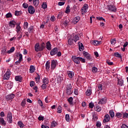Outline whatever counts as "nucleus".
<instances>
[{"instance_id":"obj_49","label":"nucleus","mask_w":128,"mask_h":128,"mask_svg":"<svg viewBox=\"0 0 128 128\" xmlns=\"http://www.w3.org/2000/svg\"><path fill=\"white\" fill-rule=\"evenodd\" d=\"M58 124V123H56V122L54 121L52 122V124H51V126H52V128H54V126H56V125Z\"/></svg>"},{"instance_id":"obj_64","label":"nucleus","mask_w":128,"mask_h":128,"mask_svg":"<svg viewBox=\"0 0 128 128\" xmlns=\"http://www.w3.org/2000/svg\"><path fill=\"white\" fill-rule=\"evenodd\" d=\"M121 128H128V126L126 125L125 124H122Z\"/></svg>"},{"instance_id":"obj_52","label":"nucleus","mask_w":128,"mask_h":128,"mask_svg":"<svg viewBox=\"0 0 128 128\" xmlns=\"http://www.w3.org/2000/svg\"><path fill=\"white\" fill-rule=\"evenodd\" d=\"M101 126H102V123H100V121H98L96 122V126H97V128H100Z\"/></svg>"},{"instance_id":"obj_38","label":"nucleus","mask_w":128,"mask_h":128,"mask_svg":"<svg viewBox=\"0 0 128 128\" xmlns=\"http://www.w3.org/2000/svg\"><path fill=\"white\" fill-rule=\"evenodd\" d=\"M74 39L73 38H70L68 40V44H69V46H72V44L74 43Z\"/></svg>"},{"instance_id":"obj_6","label":"nucleus","mask_w":128,"mask_h":128,"mask_svg":"<svg viewBox=\"0 0 128 128\" xmlns=\"http://www.w3.org/2000/svg\"><path fill=\"white\" fill-rule=\"evenodd\" d=\"M34 12H36V10H34V8L32 6H30L28 7V12L29 14H34Z\"/></svg>"},{"instance_id":"obj_21","label":"nucleus","mask_w":128,"mask_h":128,"mask_svg":"<svg viewBox=\"0 0 128 128\" xmlns=\"http://www.w3.org/2000/svg\"><path fill=\"white\" fill-rule=\"evenodd\" d=\"M80 16H77L74 18V19L73 20V22H74V24H77V22H78L80 21Z\"/></svg>"},{"instance_id":"obj_47","label":"nucleus","mask_w":128,"mask_h":128,"mask_svg":"<svg viewBox=\"0 0 128 128\" xmlns=\"http://www.w3.org/2000/svg\"><path fill=\"white\" fill-rule=\"evenodd\" d=\"M65 118L66 122H70V114H66L65 116Z\"/></svg>"},{"instance_id":"obj_44","label":"nucleus","mask_w":128,"mask_h":128,"mask_svg":"<svg viewBox=\"0 0 128 128\" xmlns=\"http://www.w3.org/2000/svg\"><path fill=\"white\" fill-rule=\"evenodd\" d=\"M28 22H24V24L23 26L24 28V30H26V28H28Z\"/></svg>"},{"instance_id":"obj_16","label":"nucleus","mask_w":128,"mask_h":128,"mask_svg":"<svg viewBox=\"0 0 128 128\" xmlns=\"http://www.w3.org/2000/svg\"><path fill=\"white\" fill-rule=\"evenodd\" d=\"M83 55L87 58V60H90V55L88 52L84 51L83 52Z\"/></svg>"},{"instance_id":"obj_19","label":"nucleus","mask_w":128,"mask_h":128,"mask_svg":"<svg viewBox=\"0 0 128 128\" xmlns=\"http://www.w3.org/2000/svg\"><path fill=\"white\" fill-rule=\"evenodd\" d=\"M78 44L79 46V50H80V52H82V50H84V44H82V43H80V42H78Z\"/></svg>"},{"instance_id":"obj_40","label":"nucleus","mask_w":128,"mask_h":128,"mask_svg":"<svg viewBox=\"0 0 128 128\" xmlns=\"http://www.w3.org/2000/svg\"><path fill=\"white\" fill-rule=\"evenodd\" d=\"M70 5H68L67 7L66 8V10L65 12L66 14H70Z\"/></svg>"},{"instance_id":"obj_45","label":"nucleus","mask_w":128,"mask_h":128,"mask_svg":"<svg viewBox=\"0 0 128 128\" xmlns=\"http://www.w3.org/2000/svg\"><path fill=\"white\" fill-rule=\"evenodd\" d=\"M42 8H48V5L46 2H43L42 5Z\"/></svg>"},{"instance_id":"obj_63","label":"nucleus","mask_w":128,"mask_h":128,"mask_svg":"<svg viewBox=\"0 0 128 128\" xmlns=\"http://www.w3.org/2000/svg\"><path fill=\"white\" fill-rule=\"evenodd\" d=\"M122 118H128V113H124L123 114V116Z\"/></svg>"},{"instance_id":"obj_27","label":"nucleus","mask_w":128,"mask_h":128,"mask_svg":"<svg viewBox=\"0 0 128 128\" xmlns=\"http://www.w3.org/2000/svg\"><path fill=\"white\" fill-rule=\"evenodd\" d=\"M109 114L112 118H114V110H110Z\"/></svg>"},{"instance_id":"obj_30","label":"nucleus","mask_w":128,"mask_h":128,"mask_svg":"<svg viewBox=\"0 0 128 128\" xmlns=\"http://www.w3.org/2000/svg\"><path fill=\"white\" fill-rule=\"evenodd\" d=\"M114 56H116V58H121V60L122 58V55H120V54L118 52H115L114 54Z\"/></svg>"},{"instance_id":"obj_35","label":"nucleus","mask_w":128,"mask_h":128,"mask_svg":"<svg viewBox=\"0 0 128 128\" xmlns=\"http://www.w3.org/2000/svg\"><path fill=\"white\" fill-rule=\"evenodd\" d=\"M18 126H20V128H22L24 126V124L22 123V122H18Z\"/></svg>"},{"instance_id":"obj_46","label":"nucleus","mask_w":128,"mask_h":128,"mask_svg":"<svg viewBox=\"0 0 128 128\" xmlns=\"http://www.w3.org/2000/svg\"><path fill=\"white\" fill-rule=\"evenodd\" d=\"M32 30H34V27L32 26H31L28 28V32H32Z\"/></svg>"},{"instance_id":"obj_4","label":"nucleus","mask_w":128,"mask_h":128,"mask_svg":"<svg viewBox=\"0 0 128 128\" xmlns=\"http://www.w3.org/2000/svg\"><path fill=\"white\" fill-rule=\"evenodd\" d=\"M88 4H84L81 10L82 14H84L86 12V10H88Z\"/></svg>"},{"instance_id":"obj_9","label":"nucleus","mask_w":128,"mask_h":128,"mask_svg":"<svg viewBox=\"0 0 128 128\" xmlns=\"http://www.w3.org/2000/svg\"><path fill=\"white\" fill-rule=\"evenodd\" d=\"M110 120V115L108 114H106L104 116V118L103 120V122L104 124H106V122H108V121Z\"/></svg>"},{"instance_id":"obj_55","label":"nucleus","mask_w":128,"mask_h":128,"mask_svg":"<svg viewBox=\"0 0 128 128\" xmlns=\"http://www.w3.org/2000/svg\"><path fill=\"white\" fill-rule=\"evenodd\" d=\"M22 6L24 8H28V4L26 3H24Z\"/></svg>"},{"instance_id":"obj_48","label":"nucleus","mask_w":128,"mask_h":128,"mask_svg":"<svg viewBox=\"0 0 128 128\" xmlns=\"http://www.w3.org/2000/svg\"><path fill=\"white\" fill-rule=\"evenodd\" d=\"M46 84H44L42 85L41 88H42V90H46V88L47 86H46Z\"/></svg>"},{"instance_id":"obj_14","label":"nucleus","mask_w":128,"mask_h":128,"mask_svg":"<svg viewBox=\"0 0 128 128\" xmlns=\"http://www.w3.org/2000/svg\"><path fill=\"white\" fill-rule=\"evenodd\" d=\"M106 98H101L98 102L99 104H106Z\"/></svg>"},{"instance_id":"obj_42","label":"nucleus","mask_w":128,"mask_h":128,"mask_svg":"<svg viewBox=\"0 0 128 128\" xmlns=\"http://www.w3.org/2000/svg\"><path fill=\"white\" fill-rule=\"evenodd\" d=\"M92 118H93V120H94V121L96 120L98 118V115L94 114H93Z\"/></svg>"},{"instance_id":"obj_34","label":"nucleus","mask_w":128,"mask_h":128,"mask_svg":"<svg viewBox=\"0 0 128 128\" xmlns=\"http://www.w3.org/2000/svg\"><path fill=\"white\" fill-rule=\"evenodd\" d=\"M35 80L37 84H38V82H40V74H38L37 76L35 78Z\"/></svg>"},{"instance_id":"obj_23","label":"nucleus","mask_w":128,"mask_h":128,"mask_svg":"<svg viewBox=\"0 0 128 128\" xmlns=\"http://www.w3.org/2000/svg\"><path fill=\"white\" fill-rule=\"evenodd\" d=\"M72 100H74V98H72V97H70L68 99V102H69L71 106H72V104H74Z\"/></svg>"},{"instance_id":"obj_7","label":"nucleus","mask_w":128,"mask_h":128,"mask_svg":"<svg viewBox=\"0 0 128 128\" xmlns=\"http://www.w3.org/2000/svg\"><path fill=\"white\" fill-rule=\"evenodd\" d=\"M16 95L14 94H10L6 96V100H12L14 98Z\"/></svg>"},{"instance_id":"obj_8","label":"nucleus","mask_w":128,"mask_h":128,"mask_svg":"<svg viewBox=\"0 0 128 128\" xmlns=\"http://www.w3.org/2000/svg\"><path fill=\"white\" fill-rule=\"evenodd\" d=\"M56 64H58L56 60H52V61L51 68L52 70H54L56 68Z\"/></svg>"},{"instance_id":"obj_32","label":"nucleus","mask_w":128,"mask_h":128,"mask_svg":"<svg viewBox=\"0 0 128 128\" xmlns=\"http://www.w3.org/2000/svg\"><path fill=\"white\" fill-rule=\"evenodd\" d=\"M68 76L69 78H72L74 77V72H68Z\"/></svg>"},{"instance_id":"obj_41","label":"nucleus","mask_w":128,"mask_h":128,"mask_svg":"<svg viewBox=\"0 0 128 128\" xmlns=\"http://www.w3.org/2000/svg\"><path fill=\"white\" fill-rule=\"evenodd\" d=\"M68 22H70V20H66L64 22L63 24H64V26H66L68 24Z\"/></svg>"},{"instance_id":"obj_54","label":"nucleus","mask_w":128,"mask_h":128,"mask_svg":"<svg viewBox=\"0 0 128 128\" xmlns=\"http://www.w3.org/2000/svg\"><path fill=\"white\" fill-rule=\"evenodd\" d=\"M116 42V38H113L112 40H110V43L112 44H114Z\"/></svg>"},{"instance_id":"obj_28","label":"nucleus","mask_w":128,"mask_h":128,"mask_svg":"<svg viewBox=\"0 0 128 128\" xmlns=\"http://www.w3.org/2000/svg\"><path fill=\"white\" fill-rule=\"evenodd\" d=\"M51 46H52L50 44V42H47V43H46L47 50H52Z\"/></svg>"},{"instance_id":"obj_37","label":"nucleus","mask_w":128,"mask_h":128,"mask_svg":"<svg viewBox=\"0 0 128 128\" xmlns=\"http://www.w3.org/2000/svg\"><path fill=\"white\" fill-rule=\"evenodd\" d=\"M33 4L35 6H38V0H33Z\"/></svg>"},{"instance_id":"obj_15","label":"nucleus","mask_w":128,"mask_h":128,"mask_svg":"<svg viewBox=\"0 0 128 128\" xmlns=\"http://www.w3.org/2000/svg\"><path fill=\"white\" fill-rule=\"evenodd\" d=\"M40 43H36L35 45H34V50L36 52H40Z\"/></svg>"},{"instance_id":"obj_29","label":"nucleus","mask_w":128,"mask_h":128,"mask_svg":"<svg viewBox=\"0 0 128 128\" xmlns=\"http://www.w3.org/2000/svg\"><path fill=\"white\" fill-rule=\"evenodd\" d=\"M46 70H50V61H47L46 64Z\"/></svg>"},{"instance_id":"obj_24","label":"nucleus","mask_w":128,"mask_h":128,"mask_svg":"<svg viewBox=\"0 0 128 128\" xmlns=\"http://www.w3.org/2000/svg\"><path fill=\"white\" fill-rule=\"evenodd\" d=\"M86 94L87 96H90L92 94V89H88L86 92Z\"/></svg>"},{"instance_id":"obj_51","label":"nucleus","mask_w":128,"mask_h":128,"mask_svg":"<svg viewBox=\"0 0 128 128\" xmlns=\"http://www.w3.org/2000/svg\"><path fill=\"white\" fill-rule=\"evenodd\" d=\"M26 99H24L21 102V106L23 107L24 106H26Z\"/></svg>"},{"instance_id":"obj_57","label":"nucleus","mask_w":128,"mask_h":128,"mask_svg":"<svg viewBox=\"0 0 128 128\" xmlns=\"http://www.w3.org/2000/svg\"><path fill=\"white\" fill-rule=\"evenodd\" d=\"M122 114L120 112H118L116 114V116H118V118H122Z\"/></svg>"},{"instance_id":"obj_58","label":"nucleus","mask_w":128,"mask_h":128,"mask_svg":"<svg viewBox=\"0 0 128 128\" xmlns=\"http://www.w3.org/2000/svg\"><path fill=\"white\" fill-rule=\"evenodd\" d=\"M98 88L100 90H102V84H98Z\"/></svg>"},{"instance_id":"obj_11","label":"nucleus","mask_w":128,"mask_h":128,"mask_svg":"<svg viewBox=\"0 0 128 128\" xmlns=\"http://www.w3.org/2000/svg\"><path fill=\"white\" fill-rule=\"evenodd\" d=\"M58 48H53L50 52V56H54L56 54H58Z\"/></svg>"},{"instance_id":"obj_17","label":"nucleus","mask_w":128,"mask_h":128,"mask_svg":"<svg viewBox=\"0 0 128 128\" xmlns=\"http://www.w3.org/2000/svg\"><path fill=\"white\" fill-rule=\"evenodd\" d=\"M9 24L10 26H11V28H14L16 24V22L14 20L10 21Z\"/></svg>"},{"instance_id":"obj_12","label":"nucleus","mask_w":128,"mask_h":128,"mask_svg":"<svg viewBox=\"0 0 128 128\" xmlns=\"http://www.w3.org/2000/svg\"><path fill=\"white\" fill-rule=\"evenodd\" d=\"M72 36H73V40L75 42H76L78 40H80V34H78L74 35V34H73Z\"/></svg>"},{"instance_id":"obj_56","label":"nucleus","mask_w":128,"mask_h":128,"mask_svg":"<svg viewBox=\"0 0 128 128\" xmlns=\"http://www.w3.org/2000/svg\"><path fill=\"white\" fill-rule=\"evenodd\" d=\"M21 14H20V11H15V13H14V15L15 16H20Z\"/></svg>"},{"instance_id":"obj_26","label":"nucleus","mask_w":128,"mask_h":128,"mask_svg":"<svg viewBox=\"0 0 128 128\" xmlns=\"http://www.w3.org/2000/svg\"><path fill=\"white\" fill-rule=\"evenodd\" d=\"M1 54L2 56H4V54H6V48L4 47L2 48L1 50Z\"/></svg>"},{"instance_id":"obj_31","label":"nucleus","mask_w":128,"mask_h":128,"mask_svg":"<svg viewBox=\"0 0 128 128\" xmlns=\"http://www.w3.org/2000/svg\"><path fill=\"white\" fill-rule=\"evenodd\" d=\"M16 32H18H18H20V30H22V28L20 27V24H16Z\"/></svg>"},{"instance_id":"obj_18","label":"nucleus","mask_w":128,"mask_h":128,"mask_svg":"<svg viewBox=\"0 0 128 128\" xmlns=\"http://www.w3.org/2000/svg\"><path fill=\"white\" fill-rule=\"evenodd\" d=\"M22 80V78L20 76H16L15 77V80H16V82H20Z\"/></svg>"},{"instance_id":"obj_60","label":"nucleus","mask_w":128,"mask_h":128,"mask_svg":"<svg viewBox=\"0 0 128 128\" xmlns=\"http://www.w3.org/2000/svg\"><path fill=\"white\" fill-rule=\"evenodd\" d=\"M38 104H40V106H44V104H42V100H38Z\"/></svg>"},{"instance_id":"obj_33","label":"nucleus","mask_w":128,"mask_h":128,"mask_svg":"<svg viewBox=\"0 0 128 128\" xmlns=\"http://www.w3.org/2000/svg\"><path fill=\"white\" fill-rule=\"evenodd\" d=\"M45 44L44 42H42L40 45V52H42V50H44L45 48Z\"/></svg>"},{"instance_id":"obj_13","label":"nucleus","mask_w":128,"mask_h":128,"mask_svg":"<svg viewBox=\"0 0 128 128\" xmlns=\"http://www.w3.org/2000/svg\"><path fill=\"white\" fill-rule=\"evenodd\" d=\"M18 56L20 58L19 60H18L16 61V62H15L16 64H20V62L22 60V54H18Z\"/></svg>"},{"instance_id":"obj_1","label":"nucleus","mask_w":128,"mask_h":128,"mask_svg":"<svg viewBox=\"0 0 128 128\" xmlns=\"http://www.w3.org/2000/svg\"><path fill=\"white\" fill-rule=\"evenodd\" d=\"M66 94L68 96H70L72 94V86L70 84H68L66 87Z\"/></svg>"},{"instance_id":"obj_3","label":"nucleus","mask_w":128,"mask_h":128,"mask_svg":"<svg viewBox=\"0 0 128 128\" xmlns=\"http://www.w3.org/2000/svg\"><path fill=\"white\" fill-rule=\"evenodd\" d=\"M108 8L110 12H116V6H112V4H108Z\"/></svg>"},{"instance_id":"obj_10","label":"nucleus","mask_w":128,"mask_h":128,"mask_svg":"<svg viewBox=\"0 0 128 128\" xmlns=\"http://www.w3.org/2000/svg\"><path fill=\"white\" fill-rule=\"evenodd\" d=\"M10 78V73L8 71H6L3 78L4 80H8Z\"/></svg>"},{"instance_id":"obj_20","label":"nucleus","mask_w":128,"mask_h":128,"mask_svg":"<svg viewBox=\"0 0 128 128\" xmlns=\"http://www.w3.org/2000/svg\"><path fill=\"white\" fill-rule=\"evenodd\" d=\"M34 70H36V68H34V66H30V74H33V72H34Z\"/></svg>"},{"instance_id":"obj_43","label":"nucleus","mask_w":128,"mask_h":128,"mask_svg":"<svg viewBox=\"0 0 128 128\" xmlns=\"http://www.w3.org/2000/svg\"><path fill=\"white\" fill-rule=\"evenodd\" d=\"M92 72L94 74H96V72H98V68H96V66H94L92 68Z\"/></svg>"},{"instance_id":"obj_39","label":"nucleus","mask_w":128,"mask_h":128,"mask_svg":"<svg viewBox=\"0 0 128 128\" xmlns=\"http://www.w3.org/2000/svg\"><path fill=\"white\" fill-rule=\"evenodd\" d=\"M14 52V47H12L7 52L8 54H12Z\"/></svg>"},{"instance_id":"obj_22","label":"nucleus","mask_w":128,"mask_h":128,"mask_svg":"<svg viewBox=\"0 0 128 128\" xmlns=\"http://www.w3.org/2000/svg\"><path fill=\"white\" fill-rule=\"evenodd\" d=\"M0 124H2V126H6V122L4 121V119L3 118H0Z\"/></svg>"},{"instance_id":"obj_5","label":"nucleus","mask_w":128,"mask_h":128,"mask_svg":"<svg viewBox=\"0 0 128 128\" xmlns=\"http://www.w3.org/2000/svg\"><path fill=\"white\" fill-rule=\"evenodd\" d=\"M7 122L9 124H12V113L8 112V116H7Z\"/></svg>"},{"instance_id":"obj_59","label":"nucleus","mask_w":128,"mask_h":128,"mask_svg":"<svg viewBox=\"0 0 128 128\" xmlns=\"http://www.w3.org/2000/svg\"><path fill=\"white\" fill-rule=\"evenodd\" d=\"M106 62L109 66H112V64H114V63L112 62H110V60H107Z\"/></svg>"},{"instance_id":"obj_62","label":"nucleus","mask_w":128,"mask_h":128,"mask_svg":"<svg viewBox=\"0 0 128 128\" xmlns=\"http://www.w3.org/2000/svg\"><path fill=\"white\" fill-rule=\"evenodd\" d=\"M94 103L90 102L89 104V108H94Z\"/></svg>"},{"instance_id":"obj_53","label":"nucleus","mask_w":128,"mask_h":128,"mask_svg":"<svg viewBox=\"0 0 128 128\" xmlns=\"http://www.w3.org/2000/svg\"><path fill=\"white\" fill-rule=\"evenodd\" d=\"M96 19L98 20H104V21L106 22V20H104V18H102V17L97 16Z\"/></svg>"},{"instance_id":"obj_36","label":"nucleus","mask_w":128,"mask_h":128,"mask_svg":"<svg viewBox=\"0 0 128 128\" xmlns=\"http://www.w3.org/2000/svg\"><path fill=\"white\" fill-rule=\"evenodd\" d=\"M43 84H48V79L47 78H44L42 80Z\"/></svg>"},{"instance_id":"obj_2","label":"nucleus","mask_w":128,"mask_h":128,"mask_svg":"<svg viewBox=\"0 0 128 128\" xmlns=\"http://www.w3.org/2000/svg\"><path fill=\"white\" fill-rule=\"evenodd\" d=\"M72 60L75 64H80V57H77L76 56H72Z\"/></svg>"},{"instance_id":"obj_25","label":"nucleus","mask_w":128,"mask_h":128,"mask_svg":"<svg viewBox=\"0 0 128 128\" xmlns=\"http://www.w3.org/2000/svg\"><path fill=\"white\" fill-rule=\"evenodd\" d=\"M93 44L94 46H100V44H102V41L94 40Z\"/></svg>"},{"instance_id":"obj_50","label":"nucleus","mask_w":128,"mask_h":128,"mask_svg":"<svg viewBox=\"0 0 128 128\" xmlns=\"http://www.w3.org/2000/svg\"><path fill=\"white\" fill-rule=\"evenodd\" d=\"M95 110L96 112H100V106H96L95 108Z\"/></svg>"},{"instance_id":"obj_61","label":"nucleus","mask_w":128,"mask_h":128,"mask_svg":"<svg viewBox=\"0 0 128 128\" xmlns=\"http://www.w3.org/2000/svg\"><path fill=\"white\" fill-rule=\"evenodd\" d=\"M118 84H119V86H122L124 84V82H122V80H119L118 82Z\"/></svg>"}]
</instances>
